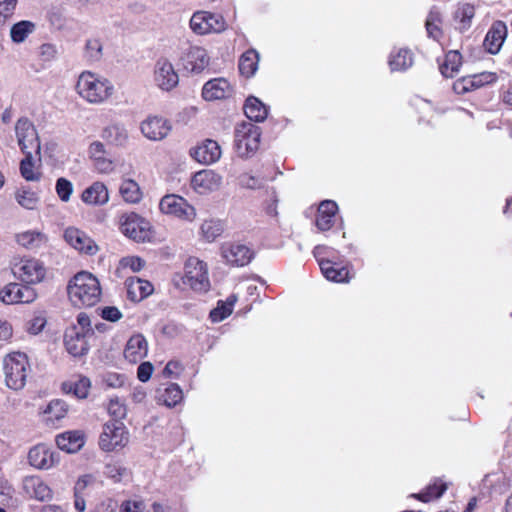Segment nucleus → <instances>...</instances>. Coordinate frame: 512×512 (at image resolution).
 <instances>
[{
	"label": "nucleus",
	"mask_w": 512,
	"mask_h": 512,
	"mask_svg": "<svg viewBox=\"0 0 512 512\" xmlns=\"http://www.w3.org/2000/svg\"><path fill=\"white\" fill-rule=\"evenodd\" d=\"M71 303L76 307H91L101 299V286L96 276L87 271L77 273L67 287Z\"/></svg>",
	"instance_id": "obj_1"
},
{
	"label": "nucleus",
	"mask_w": 512,
	"mask_h": 512,
	"mask_svg": "<svg viewBox=\"0 0 512 512\" xmlns=\"http://www.w3.org/2000/svg\"><path fill=\"white\" fill-rule=\"evenodd\" d=\"M75 90L83 100L90 104L106 102L114 92L110 80L91 71H83L77 79Z\"/></svg>",
	"instance_id": "obj_2"
},
{
	"label": "nucleus",
	"mask_w": 512,
	"mask_h": 512,
	"mask_svg": "<svg viewBox=\"0 0 512 512\" xmlns=\"http://www.w3.org/2000/svg\"><path fill=\"white\" fill-rule=\"evenodd\" d=\"M185 274L175 275L173 282L176 287L188 286L195 292L205 293L210 289L207 264L197 257H189L184 265Z\"/></svg>",
	"instance_id": "obj_3"
},
{
	"label": "nucleus",
	"mask_w": 512,
	"mask_h": 512,
	"mask_svg": "<svg viewBox=\"0 0 512 512\" xmlns=\"http://www.w3.org/2000/svg\"><path fill=\"white\" fill-rule=\"evenodd\" d=\"M3 370L7 387L21 390L31 370L27 355L22 352L8 354L3 361Z\"/></svg>",
	"instance_id": "obj_4"
},
{
	"label": "nucleus",
	"mask_w": 512,
	"mask_h": 512,
	"mask_svg": "<svg viewBox=\"0 0 512 512\" xmlns=\"http://www.w3.org/2000/svg\"><path fill=\"white\" fill-rule=\"evenodd\" d=\"M191 30L197 35L220 34L227 29L222 14L199 10L193 13L189 22Z\"/></svg>",
	"instance_id": "obj_5"
},
{
	"label": "nucleus",
	"mask_w": 512,
	"mask_h": 512,
	"mask_svg": "<svg viewBox=\"0 0 512 512\" xmlns=\"http://www.w3.org/2000/svg\"><path fill=\"white\" fill-rule=\"evenodd\" d=\"M118 227L128 238L136 242L150 241V223L135 212L122 213L118 217Z\"/></svg>",
	"instance_id": "obj_6"
},
{
	"label": "nucleus",
	"mask_w": 512,
	"mask_h": 512,
	"mask_svg": "<svg viewBox=\"0 0 512 512\" xmlns=\"http://www.w3.org/2000/svg\"><path fill=\"white\" fill-rule=\"evenodd\" d=\"M260 128L252 123L243 122L235 131V149L240 157H249L260 146Z\"/></svg>",
	"instance_id": "obj_7"
},
{
	"label": "nucleus",
	"mask_w": 512,
	"mask_h": 512,
	"mask_svg": "<svg viewBox=\"0 0 512 512\" xmlns=\"http://www.w3.org/2000/svg\"><path fill=\"white\" fill-rule=\"evenodd\" d=\"M129 442V433L121 421H110L104 424L99 438V446L103 451L111 452L122 449Z\"/></svg>",
	"instance_id": "obj_8"
},
{
	"label": "nucleus",
	"mask_w": 512,
	"mask_h": 512,
	"mask_svg": "<svg viewBox=\"0 0 512 512\" xmlns=\"http://www.w3.org/2000/svg\"><path fill=\"white\" fill-rule=\"evenodd\" d=\"M325 249V246L318 245L313 250V254L318 261L324 277L332 282L348 283L353 278V273L349 266H341L337 262L321 257Z\"/></svg>",
	"instance_id": "obj_9"
},
{
	"label": "nucleus",
	"mask_w": 512,
	"mask_h": 512,
	"mask_svg": "<svg viewBox=\"0 0 512 512\" xmlns=\"http://www.w3.org/2000/svg\"><path fill=\"white\" fill-rule=\"evenodd\" d=\"M18 145L23 153L40 152V141L34 124L27 118L21 117L15 125Z\"/></svg>",
	"instance_id": "obj_10"
},
{
	"label": "nucleus",
	"mask_w": 512,
	"mask_h": 512,
	"mask_svg": "<svg viewBox=\"0 0 512 512\" xmlns=\"http://www.w3.org/2000/svg\"><path fill=\"white\" fill-rule=\"evenodd\" d=\"M498 76L495 72L484 71L481 73L466 75L458 78L453 83V91L458 95L473 92L487 85L495 83Z\"/></svg>",
	"instance_id": "obj_11"
},
{
	"label": "nucleus",
	"mask_w": 512,
	"mask_h": 512,
	"mask_svg": "<svg viewBox=\"0 0 512 512\" xmlns=\"http://www.w3.org/2000/svg\"><path fill=\"white\" fill-rule=\"evenodd\" d=\"M13 274L27 284L41 282L45 276V268L39 260L21 259L14 264Z\"/></svg>",
	"instance_id": "obj_12"
},
{
	"label": "nucleus",
	"mask_w": 512,
	"mask_h": 512,
	"mask_svg": "<svg viewBox=\"0 0 512 512\" xmlns=\"http://www.w3.org/2000/svg\"><path fill=\"white\" fill-rule=\"evenodd\" d=\"M28 462L35 469L49 470L59 463V454L44 444L30 448Z\"/></svg>",
	"instance_id": "obj_13"
},
{
	"label": "nucleus",
	"mask_w": 512,
	"mask_h": 512,
	"mask_svg": "<svg viewBox=\"0 0 512 512\" xmlns=\"http://www.w3.org/2000/svg\"><path fill=\"white\" fill-rule=\"evenodd\" d=\"M234 94L233 85L224 77H217L204 83L201 96L205 101L225 100Z\"/></svg>",
	"instance_id": "obj_14"
},
{
	"label": "nucleus",
	"mask_w": 512,
	"mask_h": 512,
	"mask_svg": "<svg viewBox=\"0 0 512 512\" xmlns=\"http://www.w3.org/2000/svg\"><path fill=\"white\" fill-rule=\"evenodd\" d=\"M36 296L32 287L18 283H10L0 291V300L5 304L31 303Z\"/></svg>",
	"instance_id": "obj_15"
},
{
	"label": "nucleus",
	"mask_w": 512,
	"mask_h": 512,
	"mask_svg": "<svg viewBox=\"0 0 512 512\" xmlns=\"http://www.w3.org/2000/svg\"><path fill=\"white\" fill-rule=\"evenodd\" d=\"M64 239L72 248L86 255H95L99 250L94 240L76 227H68L64 231Z\"/></svg>",
	"instance_id": "obj_16"
},
{
	"label": "nucleus",
	"mask_w": 512,
	"mask_h": 512,
	"mask_svg": "<svg viewBox=\"0 0 512 512\" xmlns=\"http://www.w3.org/2000/svg\"><path fill=\"white\" fill-rule=\"evenodd\" d=\"M162 212L184 220H192L194 208L181 196L166 195L162 197Z\"/></svg>",
	"instance_id": "obj_17"
},
{
	"label": "nucleus",
	"mask_w": 512,
	"mask_h": 512,
	"mask_svg": "<svg viewBox=\"0 0 512 512\" xmlns=\"http://www.w3.org/2000/svg\"><path fill=\"white\" fill-rule=\"evenodd\" d=\"M181 60L186 70L196 74L203 72L210 64L207 50L200 46H190Z\"/></svg>",
	"instance_id": "obj_18"
},
{
	"label": "nucleus",
	"mask_w": 512,
	"mask_h": 512,
	"mask_svg": "<svg viewBox=\"0 0 512 512\" xmlns=\"http://www.w3.org/2000/svg\"><path fill=\"white\" fill-rule=\"evenodd\" d=\"M221 147L217 141L205 139L202 143L190 150L191 157L198 163L210 165L221 157Z\"/></svg>",
	"instance_id": "obj_19"
},
{
	"label": "nucleus",
	"mask_w": 512,
	"mask_h": 512,
	"mask_svg": "<svg viewBox=\"0 0 512 512\" xmlns=\"http://www.w3.org/2000/svg\"><path fill=\"white\" fill-rule=\"evenodd\" d=\"M221 250L223 258L232 266H245L249 264L254 257V251L244 244H226L222 246Z\"/></svg>",
	"instance_id": "obj_20"
},
{
	"label": "nucleus",
	"mask_w": 512,
	"mask_h": 512,
	"mask_svg": "<svg viewBox=\"0 0 512 512\" xmlns=\"http://www.w3.org/2000/svg\"><path fill=\"white\" fill-rule=\"evenodd\" d=\"M222 184V177L210 169L196 172L191 179L192 188L199 194L217 190Z\"/></svg>",
	"instance_id": "obj_21"
},
{
	"label": "nucleus",
	"mask_w": 512,
	"mask_h": 512,
	"mask_svg": "<svg viewBox=\"0 0 512 512\" xmlns=\"http://www.w3.org/2000/svg\"><path fill=\"white\" fill-rule=\"evenodd\" d=\"M338 205L333 200L322 201L317 209L315 225L320 232H326L333 228L336 222Z\"/></svg>",
	"instance_id": "obj_22"
},
{
	"label": "nucleus",
	"mask_w": 512,
	"mask_h": 512,
	"mask_svg": "<svg viewBox=\"0 0 512 512\" xmlns=\"http://www.w3.org/2000/svg\"><path fill=\"white\" fill-rule=\"evenodd\" d=\"M88 155L94 168L99 173L109 174L114 170V162L107 157L106 149L102 142H92L88 148Z\"/></svg>",
	"instance_id": "obj_23"
},
{
	"label": "nucleus",
	"mask_w": 512,
	"mask_h": 512,
	"mask_svg": "<svg viewBox=\"0 0 512 512\" xmlns=\"http://www.w3.org/2000/svg\"><path fill=\"white\" fill-rule=\"evenodd\" d=\"M506 36V24L500 20L495 21L488 30L483 45L489 53L496 54L499 52Z\"/></svg>",
	"instance_id": "obj_24"
},
{
	"label": "nucleus",
	"mask_w": 512,
	"mask_h": 512,
	"mask_svg": "<svg viewBox=\"0 0 512 512\" xmlns=\"http://www.w3.org/2000/svg\"><path fill=\"white\" fill-rule=\"evenodd\" d=\"M148 344L141 334H135L129 338L124 349V357L131 364L140 362L146 357Z\"/></svg>",
	"instance_id": "obj_25"
},
{
	"label": "nucleus",
	"mask_w": 512,
	"mask_h": 512,
	"mask_svg": "<svg viewBox=\"0 0 512 512\" xmlns=\"http://www.w3.org/2000/svg\"><path fill=\"white\" fill-rule=\"evenodd\" d=\"M448 487V483L442 478L435 477L420 492L412 494V497L420 502L429 503L441 498Z\"/></svg>",
	"instance_id": "obj_26"
},
{
	"label": "nucleus",
	"mask_w": 512,
	"mask_h": 512,
	"mask_svg": "<svg viewBox=\"0 0 512 512\" xmlns=\"http://www.w3.org/2000/svg\"><path fill=\"white\" fill-rule=\"evenodd\" d=\"M23 489L32 498L45 501L52 498V490L38 476H29L23 480Z\"/></svg>",
	"instance_id": "obj_27"
},
{
	"label": "nucleus",
	"mask_w": 512,
	"mask_h": 512,
	"mask_svg": "<svg viewBox=\"0 0 512 512\" xmlns=\"http://www.w3.org/2000/svg\"><path fill=\"white\" fill-rule=\"evenodd\" d=\"M125 287L128 299L133 302L143 300L152 294L154 290L153 285L149 281L135 277L126 279Z\"/></svg>",
	"instance_id": "obj_28"
},
{
	"label": "nucleus",
	"mask_w": 512,
	"mask_h": 512,
	"mask_svg": "<svg viewBox=\"0 0 512 512\" xmlns=\"http://www.w3.org/2000/svg\"><path fill=\"white\" fill-rule=\"evenodd\" d=\"M56 444L67 453H75L85 444L84 433L80 430L66 431L56 437Z\"/></svg>",
	"instance_id": "obj_29"
},
{
	"label": "nucleus",
	"mask_w": 512,
	"mask_h": 512,
	"mask_svg": "<svg viewBox=\"0 0 512 512\" xmlns=\"http://www.w3.org/2000/svg\"><path fill=\"white\" fill-rule=\"evenodd\" d=\"M425 29L429 38L437 42L443 38V15L439 7L433 6L428 12Z\"/></svg>",
	"instance_id": "obj_30"
},
{
	"label": "nucleus",
	"mask_w": 512,
	"mask_h": 512,
	"mask_svg": "<svg viewBox=\"0 0 512 512\" xmlns=\"http://www.w3.org/2000/svg\"><path fill=\"white\" fill-rule=\"evenodd\" d=\"M81 199L89 205H104L109 201L108 189L104 183L94 182L82 192Z\"/></svg>",
	"instance_id": "obj_31"
},
{
	"label": "nucleus",
	"mask_w": 512,
	"mask_h": 512,
	"mask_svg": "<svg viewBox=\"0 0 512 512\" xmlns=\"http://www.w3.org/2000/svg\"><path fill=\"white\" fill-rule=\"evenodd\" d=\"M64 344L67 352L73 357H80L88 351L85 335L75 329L66 332Z\"/></svg>",
	"instance_id": "obj_32"
},
{
	"label": "nucleus",
	"mask_w": 512,
	"mask_h": 512,
	"mask_svg": "<svg viewBox=\"0 0 512 512\" xmlns=\"http://www.w3.org/2000/svg\"><path fill=\"white\" fill-rule=\"evenodd\" d=\"M101 137L109 144L123 147L128 142V131L122 123H111L101 133Z\"/></svg>",
	"instance_id": "obj_33"
},
{
	"label": "nucleus",
	"mask_w": 512,
	"mask_h": 512,
	"mask_svg": "<svg viewBox=\"0 0 512 512\" xmlns=\"http://www.w3.org/2000/svg\"><path fill=\"white\" fill-rule=\"evenodd\" d=\"M475 12L476 9L473 4L458 3L453 13V20L457 24L456 28L461 32L467 31L472 25Z\"/></svg>",
	"instance_id": "obj_34"
},
{
	"label": "nucleus",
	"mask_w": 512,
	"mask_h": 512,
	"mask_svg": "<svg viewBox=\"0 0 512 512\" xmlns=\"http://www.w3.org/2000/svg\"><path fill=\"white\" fill-rule=\"evenodd\" d=\"M462 55L458 50H449L442 62H439L440 73L445 78H453L462 66Z\"/></svg>",
	"instance_id": "obj_35"
},
{
	"label": "nucleus",
	"mask_w": 512,
	"mask_h": 512,
	"mask_svg": "<svg viewBox=\"0 0 512 512\" xmlns=\"http://www.w3.org/2000/svg\"><path fill=\"white\" fill-rule=\"evenodd\" d=\"M16 242L29 250H37L47 243V236L38 230H28L16 235Z\"/></svg>",
	"instance_id": "obj_36"
},
{
	"label": "nucleus",
	"mask_w": 512,
	"mask_h": 512,
	"mask_svg": "<svg viewBox=\"0 0 512 512\" xmlns=\"http://www.w3.org/2000/svg\"><path fill=\"white\" fill-rule=\"evenodd\" d=\"M68 413V405L61 399L50 401L44 410V421L49 426H56L57 422L66 417Z\"/></svg>",
	"instance_id": "obj_37"
},
{
	"label": "nucleus",
	"mask_w": 512,
	"mask_h": 512,
	"mask_svg": "<svg viewBox=\"0 0 512 512\" xmlns=\"http://www.w3.org/2000/svg\"><path fill=\"white\" fill-rule=\"evenodd\" d=\"M259 53L255 49L246 50L239 58L238 69L242 76L251 78L258 69Z\"/></svg>",
	"instance_id": "obj_38"
},
{
	"label": "nucleus",
	"mask_w": 512,
	"mask_h": 512,
	"mask_svg": "<svg viewBox=\"0 0 512 512\" xmlns=\"http://www.w3.org/2000/svg\"><path fill=\"white\" fill-rule=\"evenodd\" d=\"M243 109L246 117L254 122H263L268 115L266 106L254 96L246 99Z\"/></svg>",
	"instance_id": "obj_39"
},
{
	"label": "nucleus",
	"mask_w": 512,
	"mask_h": 512,
	"mask_svg": "<svg viewBox=\"0 0 512 512\" xmlns=\"http://www.w3.org/2000/svg\"><path fill=\"white\" fill-rule=\"evenodd\" d=\"M413 64V53L406 48H400L392 52L389 57L391 71H405Z\"/></svg>",
	"instance_id": "obj_40"
},
{
	"label": "nucleus",
	"mask_w": 512,
	"mask_h": 512,
	"mask_svg": "<svg viewBox=\"0 0 512 512\" xmlns=\"http://www.w3.org/2000/svg\"><path fill=\"white\" fill-rule=\"evenodd\" d=\"M119 193L123 200L129 204L139 203L143 197L138 183L132 179H124L121 182Z\"/></svg>",
	"instance_id": "obj_41"
},
{
	"label": "nucleus",
	"mask_w": 512,
	"mask_h": 512,
	"mask_svg": "<svg viewBox=\"0 0 512 512\" xmlns=\"http://www.w3.org/2000/svg\"><path fill=\"white\" fill-rule=\"evenodd\" d=\"M36 30V24L29 20H22L12 25L10 29L11 41L15 44L23 43L29 35Z\"/></svg>",
	"instance_id": "obj_42"
},
{
	"label": "nucleus",
	"mask_w": 512,
	"mask_h": 512,
	"mask_svg": "<svg viewBox=\"0 0 512 512\" xmlns=\"http://www.w3.org/2000/svg\"><path fill=\"white\" fill-rule=\"evenodd\" d=\"M91 382L87 377H79L76 381H67L62 384V391L66 394L72 393L79 399L88 396Z\"/></svg>",
	"instance_id": "obj_43"
},
{
	"label": "nucleus",
	"mask_w": 512,
	"mask_h": 512,
	"mask_svg": "<svg viewBox=\"0 0 512 512\" xmlns=\"http://www.w3.org/2000/svg\"><path fill=\"white\" fill-rule=\"evenodd\" d=\"M162 398V404L171 408L181 404L183 402L184 395L180 386L176 383H172L164 389Z\"/></svg>",
	"instance_id": "obj_44"
},
{
	"label": "nucleus",
	"mask_w": 512,
	"mask_h": 512,
	"mask_svg": "<svg viewBox=\"0 0 512 512\" xmlns=\"http://www.w3.org/2000/svg\"><path fill=\"white\" fill-rule=\"evenodd\" d=\"M140 129L144 137L156 141L160 135V119L157 116H149L141 123Z\"/></svg>",
	"instance_id": "obj_45"
},
{
	"label": "nucleus",
	"mask_w": 512,
	"mask_h": 512,
	"mask_svg": "<svg viewBox=\"0 0 512 512\" xmlns=\"http://www.w3.org/2000/svg\"><path fill=\"white\" fill-rule=\"evenodd\" d=\"M15 199L20 206L30 210L34 209L39 202L38 195L25 188H20L16 191Z\"/></svg>",
	"instance_id": "obj_46"
},
{
	"label": "nucleus",
	"mask_w": 512,
	"mask_h": 512,
	"mask_svg": "<svg viewBox=\"0 0 512 512\" xmlns=\"http://www.w3.org/2000/svg\"><path fill=\"white\" fill-rule=\"evenodd\" d=\"M179 76L171 63L162 64V90L170 91L178 85Z\"/></svg>",
	"instance_id": "obj_47"
},
{
	"label": "nucleus",
	"mask_w": 512,
	"mask_h": 512,
	"mask_svg": "<svg viewBox=\"0 0 512 512\" xmlns=\"http://www.w3.org/2000/svg\"><path fill=\"white\" fill-rule=\"evenodd\" d=\"M223 232V225L219 220H205L201 225L202 236L209 242L214 241Z\"/></svg>",
	"instance_id": "obj_48"
},
{
	"label": "nucleus",
	"mask_w": 512,
	"mask_h": 512,
	"mask_svg": "<svg viewBox=\"0 0 512 512\" xmlns=\"http://www.w3.org/2000/svg\"><path fill=\"white\" fill-rule=\"evenodd\" d=\"M25 158L20 163V172L22 177L27 181H38L40 173L34 170L32 152H26Z\"/></svg>",
	"instance_id": "obj_49"
},
{
	"label": "nucleus",
	"mask_w": 512,
	"mask_h": 512,
	"mask_svg": "<svg viewBox=\"0 0 512 512\" xmlns=\"http://www.w3.org/2000/svg\"><path fill=\"white\" fill-rule=\"evenodd\" d=\"M104 474L114 482H120L129 475L128 470L119 463L106 464Z\"/></svg>",
	"instance_id": "obj_50"
},
{
	"label": "nucleus",
	"mask_w": 512,
	"mask_h": 512,
	"mask_svg": "<svg viewBox=\"0 0 512 512\" xmlns=\"http://www.w3.org/2000/svg\"><path fill=\"white\" fill-rule=\"evenodd\" d=\"M56 193L61 201L68 202L73 193V185L66 178H58L55 186Z\"/></svg>",
	"instance_id": "obj_51"
},
{
	"label": "nucleus",
	"mask_w": 512,
	"mask_h": 512,
	"mask_svg": "<svg viewBox=\"0 0 512 512\" xmlns=\"http://www.w3.org/2000/svg\"><path fill=\"white\" fill-rule=\"evenodd\" d=\"M185 367L179 360H170L162 369V376L170 379H179Z\"/></svg>",
	"instance_id": "obj_52"
},
{
	"label": "nucleus",
	"mask_w": 512,
	"mask_h": 512,
	"mask_svg": "<svg viewBox=\"0 0 512 512\" xmlns=\"http://www.w3.org/2000/svg\"><path fill=\"white\" fill-rule=\"evenodd\" d=\"M85 50L90 61H98L102 57L103 45L99 39H89L86 42Z\"/></svg>",
	"instance_id": "obj_53"
},
{
	"label": "nucleus",
	"mask_w": 512,
	"mask_h": 512,
	"mask_svg": "<svg viewBox=\"0 0 512 512\" xmlns=\"http://www.w3.org/2000/svg\"><path fill=\"white\" fill-rule=\"evenodd\" d=\"M107 410L109 415L114 418L113 421H121L127 414L126 406L119 399H111Z\"/></svg>",
	"instance_id": "obj_54"
},
{
	"label": "nucleus",
	"mask_w": 512,
	"mask_h": 512,
	"mask_svg": "<svg viewBox=\"0 0 512 512\" xmlns=\"http://www.w3.org/2000/svg\"><path fill=\"white\" fill-rule=\"evenodd\" d=\"M232 310L225 305L224 301L219 300L217 306L210 311L209 317L212 322H220L232 314Z\"/></svg>",
	"instance_id": "obj_55"
},
{
	"label": "nucleus",
	"mask_w": 512,
	"mask_h": 512,
	"mask_svg": "<svg viewBox=\"0 0 512 512\" xmlns=\"http://www.w3.org/2000/svg\"><path fill=\"white\" fill-rule=\"evenodd\" d=\"M144 266V261L137 256H127L123 257L119 261V267L118 269H127L129 268L133 272L140 271Z\"/></svg>",
	"instance_id": "obj_56"
},
{
	"label": "nucleus",
	"mask_w": 512,
	"mask_h": 512,
	"mask_svg": "<svg viewBox=\"0 0 512 512\" xmlns=\"http://www.w3.org/2000/svg\"><path fill=\"white\" fill-rule=\"evenodd\" d=\"M94 477L90 474L82 475L78 478L74 486V494L84 495L86 489L93 484Z\"/></svg>",
	"instance_id": "obj_57"
},
{
	"label": "nucleus",
	"mask_w": 512,
	"mask_h": 512,
	"mask_svg": "<svg viewBox=\"0 0 512 512\" xmlns=\"http://www.w3.org/2000/svg\"><path fill=\"white\" fill-rule=\"evenodd\" d=\"M18 0H2L0 1V17L5 20L9 19L17 6Z\"/></svg>",
	"instance_id": "obj_58"
},
{
	"label": "nucleus",
	"mask_w": 512,
	"mask_h": 512,
	"mask_svg": "<svg viewBox=\"0 0 512 512\" xmlns=\"http://www.w3.org/2000/svg\"><path fill=\"white\" fill-rule=\"evenodd\" d=\"M145 504L142 500H127L121 504L120 512H143Z\"/></svg>",
	"instance_id": "obj_59"
},
{
	"label": "nucleus",
	"mask_w": 512,
	"mask_h": 512,
	"mask_svg": "<svg viewBox=\"0 0 512 512\" xmlns=\"http://www.w3.org/2000/svg\"><path fill=\"white\" fill-rule=\"evenodd\" d=\"M101 316L107 321L116 322L122 318V313L117 307L107 306L101 310Z\"/></svg>",
	"instance_id": "obj_60"
},
{
	"label": "nucleus",
	"mask_w": 512,
	"mask_h": 512,
	"mask_svg": "<svg viewBox=\"0 0 512 512\" xmlns=\"http://www.w3.org/2000/svg\"><path fill=\"white\" fill-rule=\"evenodd\" d=\"M154 367L150 362H142L137 369V378L141 382H146L150 379Z\"/></svg>",
	"instance_id": "obj_61"
},
{
	"label": "nucleus",
	"mask_w": 512,
	"mask_h": 512,
	"mask_svg": "<svg viewBox=\"0 0 512 512\" xmlns=\"http://www.w3.org/2000/svg\"><path fill=\"white\" fill-rule=\"evenodd\" d=\"M40 56L45 60V61H51L53 60L56 55H57V48L55 45L53 44H50V43H44L40 46Z\"/></svg>",
	"instance_id": "obj_62"
},
{
	"label": "nucleus",
	"mask_w": 512,
	"mask_h": 512,
	"mask_svg": "<svg viewBox=\"0 0 512 512\" xmlns=\"http://www.w3.org/2000/svg\"><path fill=\"white\" fill-rule=\"evenodd\" d=\"M104 381L109 387L118 388L124 384V376L118 373H107Z\"/></svg>",
	"instance_id": "obj_63"
},
{
	"label": "nucleus",
	"mask_w": 512,
	"mask_h": 512,
	"mask_svg": "<svg viewBox=\"0 0 512 512\" xmlns=\"http://www.w3.org/2000/svg\"><path fill=\"white\" fill-rule=\"evenodd\" d=\"M45 319L43 317H35L33 318L28 325V332L33 335H37L40 333L45 326Z\"/></svg>",
	"instance_id": "obj_64"
}]
</instances>
